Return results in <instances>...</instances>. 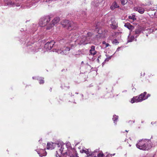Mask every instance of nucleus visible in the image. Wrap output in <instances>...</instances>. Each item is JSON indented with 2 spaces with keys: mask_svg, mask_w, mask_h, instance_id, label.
<instances>
[{
  "mask_svg": "<svg viewBox=\"0 0 157 157\" xmlns=\"http://www.w3.org/2000/svg\"><path fill=\"white\" fill-rule=\"evenodd\" d=\"M92 35V33H88L87 34V36L86 37H89L90 38V36Z\"/></svg>",
  "mask_w": 157,
  "mask_h": 157,
  "instance_id": "nucleus-33",
  "label": "nucleus"
},
{
  "mask_svg": "<svg viewBox=\"0 0 157 157\" xmlns=\"http://www.w3.org/2000/svg\"><path fill=\"white\" fill-rule=\"evenodd\" d=\"M98 151V150H96L94 152H89V151H88V154H87V157H92L94 155V153L95 152H97Z\"/></svg>",
  "mask_w": 157,
  "mask_h": 157,
  "instance_id": "nucleus-22",
  "label": "nucleus"
},
{
  "mask_svg": "<svg viewBox=\"0 0 157 157\" xmlns=\"http://www.w3.org/2000/svg\"><path fill=\"white\" fill-rule=\"evenodd\" d=\"M150 96H151V95L149 94H147L146 96L145 95V100L147 99L149 97H150Z\"/></svg>",
  "mask_w": 157,
  "mask_h": 157,
  "instance_id": "nucleus-35",
  "label": "nucleus"
},
{
  "mask_svg": "<svg viewBox=\"0 0 157 157\" xmlns=\"http://www.w3.org/2000/svg\"><path fill=\"white\" fill-rule=\"evenodd\" d=\"M33 25H35L34 26H35L36 25H35L34 24H33Z\"/></svg>",
  "mask_w": 157,
  "mask_h": 157,
  "instance_id": "nucleus-62",
  "label": "nucleus"
},
{
  "mask_svg": "<svg viewBox=\"0 0 157 157\" xmlns=\"http://www.w3.org/2000/svg\"><path fill=\"white\" fill-rule=\"evenodd\" d=\"M144 75H145V73H144Z\"/></svg>",
  "mask_w": 157,
  "mask_h": 157,
  "instance_id": "nucleus-60",
  "label": "nucleus"
},
{
  "mask_svg": "<svg viewBox=\"0 0 157 157\" xmlns=\"http://www.w3.org/2000/svg\"><path fill=\"white\" fill-rule=\"evenodd\" d=\"M112 56H109V57H108V58H106L105 59V60L104 62L102 63V64H104V63H105V62H106V61H109V60L111 59V57H112Z\"/></svg>",
  "mask_w": 157,
  "mask_h": 157,
  "instance_id": "nucleus-32",
  "label": "nucleus"
},
{
  "mask_svg": "<svg viewBox=\"0 0 157 157\" xmlns=\"http://www.w3.org/2000/svg\"><path fill=\"white\" fill-rule=\"evenodd\" d=\"M111 24H110L111 28L113 29H116L117 27V23L114 19H111Z\"/></svg>",
  "mask_w": 157,
  "mask_h": 157,
  "instance_id": "nucleus-13",
  "label": "nucleus"
},
{
  "mask_svg": "<svg viewBox=\"0 0 157 157\" xmlns=\"http://www.w3.org/2000/svg\"><path fill=\"white\" fill-rule=\"evenodd\" d=\"M90 38L89 37H86V36H84L82 37H80L75 40V42L76 44L77 43L79 45H85L90 42Z\"/></svg>",
  "mask_w": 157,
  "mask_h": 157,
  "instance_id": "nucleus-6",
  "label": "nucleus"
},
{
  "mask_svg": "<svg viewBox=\"0 0 157 157\" xmlns=\"http://www.w3.org/2000/svg\"><path fill=\"white\" fill-rule=\"evenodd\" d=\"M22 29V30H21V31H23V29ZM23 31H24V30H23Z\"/></svg>",
  "mask_w": 157,
  "mask_h": 157,
  "instance_id": "nucleus-52",
  "label": "nucleus"
},
{
  "mask_svg": "<svg viewBox=\"0 0 157 157\" xmlns=\"http://www.w3.org/2000/svg\"><path fill=\"white\" fill-rule=\"evenodd\" d=\"M50 90H51H51H52V88H50Z\"/></svg>",
  "mask_w": 157,
  "mask_h": 157,
  "instance_id": "nucleus-53",
  "label": "nucleus"
},
{
  "mask_svg": "<svg viewBox=\"0 0 157 157\" xmlns=\"http://www.w3.org/2000/svg\"><path fill=\"white\" fill-rule=\"evenodd\" d=\"M144 6H145L146 5H143Z\"/></svg>",
  "mask_w": 157,
  "mask_h": 157,
  "instance_id": "nucleus-58",
  "label": "nucleus"
},
{
  "mask_svg": "<svg viewBox=\"0 0 157 157\" xmlns=\"http://www.w3.org/2000/svg\"><path fill=\"white\" fill-rule=\"evenodd\" d=\"M78 35V33L75 31L73 33L70 34L68 36H65L59 40V42L60 44H62L63 43H65V46L63 48L60 49H53V51L62 55H66L68 54L70 50L72 49V47H74L73 44H71V42L74 40V39L77 38Z\"/></svg>",
  "mask_w": 157,
  "mask_h": 157,
  "instance_id": "nucleus-1",
  "label": "nucleus"
},
{
  "mask_svg": "<svg viewBox=\"0 0 157 157\" xmlns=\"http://www.w3.org/2000/svg\"><path fill=\"white\" fill-rule=\"evenodd\" d=\"M155 123L156 122H152L151 123V124L152 125H153L154 124H155Z\"/></svg>",
  "mask_w": 157,
  "mask_h": 157,
  "instance_id": "nucleus-44",
  "label": "nucleus"
},
{
  "mask_svg": "<svg viewBox=\"0 0 157 157\" xmlns=\"http://www.w3.org/2000/svg\"><path fill=\"white\" fill-rule=\"evenodd\" d=\"M132 90H133L134 92H135V90H136V89L135 88H133L132 89Z\"/></svg>",
  "mask_w": 157,
  "mask_h": 157,
  "instance_id": "nucleus-43",
  "label": "nucleus"
},
{
  "mask_svg": "<svg viewBox=\"0 0 157 157\" xmlns=\"http://www.w3.org/2000/svg\"><path fill=\"white\" fill-rule=\"evenodd\" d=\"M128 18L129 19H132L133 21H134L136 19V18H135V15H134L132 16H129Z\"/></svg>",
  "mask_w": 157,
  "mask_h": 157,
  "instance_id": "nucleus-27",
  "label": "nucleus"
},
{
  "mask_svg": "<svg viewBox=\"0 0 157 157\" xmlns=\"http://www.w3.org/2000/svg\"><path fill=\"white\" fill-rule=\"evenodd\" d=\"M50 16H46L41 18L39 21V25L41 27H44L46 26V28L48 27V25L50 23Z\"/></svg>",
  "mask_w": 157,
  "mask_h": 157,
  "instance_id": "nucleus-4",
  "label": "nucleus"
},
{
  "mask_svg": "<svg viewBox=\"0 0 157 157\" xmlns=\"http://www.w3.org/2000/svg\"><path fill=\"white\" fill-rule=\"evenodd\" d=\"M73 157V155H70V157Z\"/></svg>",
  "mask_w": 157,
  "mask_h": 157,
  "instance_id": "nucleus-49",
  "label": "nucleus"
},
{
  "mask_svg": "<svg viewBox=\"0 0 157 157\" xmlns=\"http://www.w3.org/2000/svg\"><path fill=\"white\" fill-rule=\"evenodd\" d=\"M52 1V0H48V2H50L51 1Z\"/></svg>",
  "mask_w": 157,
  "mask_h": 157,
  "instance_id": "nucleus-47",
  "label": "nucleus"
},
{
  "mask_svg": "<svg viewBox=\"0 0 157 157\" xmlns=\"http://www.w3.org/2000/svg\"><path fill=\"white\" fill-rule=\"evenodd\" d=\"M119 5L115 2L113 3L111 6L110 7V9L112 10H113L116 8L119 7Z\"/></svg>",
  "mask_w": 157,
  "mask_h": 157,
  "instance_id": "nucleus-20",
  "label": "nucleus"
},
{
  "mask_svg": "<svg viewBox=\"0 0 157 157\" xmlns=\"http://www.w3.org/2000/svg\"><path fill=\"white\" fill-rule=\"evenodd\" d=\"M60 20L59 18V17H56L54 18L52 22L48 25L46 29L47 30L50 29L54 25L58 23Z\"/></svg>",
  "mask_w": 157,
  "mask_h": 157,
  "instance_id": "nucleus-11",
  "label": "nucleus"
},
{
  "mask_svg": "<svg viewBox=\"0 0 157 157\" xmlns=\"http://www.w3.org/2000/svg\"><path fill=\"white\" fill-rule=\"evenodd\" d=\"M103 156V154L101 153H99L97 155L98 157H102Z\"/></svg>",
  "mask_w": 157,
  "mask_h": 157,
  "instance_id": "nucleus-34",
  "label": "nucleus"
},
{
  "mask_svg": "<svg viewBox=\"0 0 157 157\" xmlns=\"http://www.w3.org/2000/svg\"><path fill=\"white\" fill-rule=\"evenodd\" d=\"M146 94L147 92H144L143 93L140 94L138 96L133 97L132 98L131 102L132 103L134 102H139L145 100V95Z\"/></svg>",
  "mask_w": 157,
  "mask_h": 157,
  "instance_id": "nucleus-5",
  "label": "nucleus"
},
{
  "mask_svg": "<svg viewBox=\"0 0 157 157\" xmlns=\"http://www.w3.org/2000/svg\"><path fill=\"white\" fill-rule=\"evenodd\" d=\"M56 156L57 157H58V156H57V155H56Z\"/></svg>",
  "mask_w": 157,
  "mask_h": 157,
  "instance_id": "nucleus-61",
  "label": "nucleus"
},
{
  "mask_svg": "<svg viewBox=\"0 0 157 157\" xmlns=\"http://www.w3.org/2000/svg\"><path fill=\"white\" fill-rule=\"evenodd\" d=\"M65 70V69H63L62 70V71H64Z\"/></svg>",
  "mask_w": 157,
  "mask_h": 157,
  "instance_id": "nucleus-51",
  "label": "nucleus"
},
{
  "mask_svg": "<svg viewBox=\"0 0 157 157\" xmlns=\"http://www.w3.org/2000/svg\"><path fill=\"white\" fill-rule=\"evenodd\" d=\"M124 26L130 30H132L134 28V26L129 23H127L125 24Z\"/></svg>",
  "mask_w": 157,
  "mask_h": 157,
  "instance_id": "nucleus-19",
  "label": "nucleus"
},
{
  "mask_svg": "<svg viewBox=\"0 0 157 157\" xmlns=\"http://www.w3.org/2000/svg\"><path fill=\"white\" fill-rule=\"evenodd\" d=\"M56 152L57 153V151H56Z\"/></svg>",
  "mask_w": 157,
  "mask_h": 157,
  "instance_id": "nucleus-64",
  "label": "nucleus"
},
{
  "mask_svg": "<svg viewBox=\"0 0 157 157\" xmlns=\"http://www.w3.org/2000/svg\"><path fill=\"white\" fill-rule=\"evenodd\" d=\"M86 14V12L85 11H83L82 12V15L84 16V15Z\"/></svg>",
  "mask_w": 157,
  "mask_h": 157,
  "instance_id": "nucleus-38",
  "label": "nucleus"
},
{
  "mask_svg": "<svg viewBox=\"0 0 157 157\" xmlns=\"http://www.w3.org/2000/svg\"><path fill=\"white\" fill-rule=\"evenodd\" d=\"M94 157H96V156H94Z\"/></svg>",
  "mask_w": 157,
  "mask_h": 157,
  "instance_id": "nucleus-63",
  "label": "nucleus"
},
{
  "mask_svg": "<svg viewBox=\"0 0 157 157\" xmlns=\"http://www.w3.org/2000/svg\"><path fill=\"white\" fill-rule=\"evenodd\" d=\"M125 131H126V132H128V131L127 130H125Z\"/></svg>",
  "mask_w": 157,
  "mask_h": 157,
  "instance_id": "nucleus-55",
  "label": "nucleus"
},
{
  "mask_svg": "<svg viewBox=\"0 0 157 157\" xmlns=\"http://www.w3.org/2000/svg\"><path fill=\"white\" fill-rule=\"evenodd\" d=\"M55 146H56L58 147L59 151L60 153H62L63 150L64 144L63 142L61 141H57L55 143Z\"/></svg>",
  "mask_w": 157,
  "mask_h": 157,
  "instance_id": "nucleus-10",
  "label": "nucleus"
},
{
  "mask_svg": "<svg viewBox=\"0 0 157 157\" xmlns=\"http://www.w3.org/2000/svg\"><path fill=\"white\" fill-rule=\"evenodd\" d=\"M80 151L82 153H85L87 155L88 154L89 150L88 149H82L80 150Z\"/></svg>",
  "mask_w": 157,
  "mask_h": 157,
  "instance_id": "nucleus-26",
  "label": "nucleus"
},
{
  "mask_svg": "<svg viewBox=\"0 0 157 157\" xmlns=\"http://www.w3.org/2000/svg\"><path fill=\"white\" fill-rule=\"evenodd\" d=\"M121 48V47H118L117 49V50L116 51V52H117V51H119V49Z\"/></svg>",
  "mask_w": 157,
  "mask_h": 157,
  "instance_id": "nucleus-41",
  "label": "nucleus"
},
{
  "mask_svg": "<svg viewBox=\"0 0 157 157\" xmlns=\"http://www.w3.org/2000/svg\"><path fill=\"white\" fill-rule=\"evenodd\" d=\"M82 97H83V94H82Z\"/></svg>",
  "mask_w": 157,
  "mask_h": 157,
  "instance_id": "nucleus-56",
  "label": "nucleus"
},
{
  "mask_svg": "<svg viewBox=\"0 0 157 157\" xmlns=\"http://www.w3.org/2000/svg\"><path fill=\"white\" fill-rule=\"evenodd\" d=\"M118 116L116 115H114L113 117V121L114 123L116 124L117 120L118 119Z\"/></svg>",
  "mask_w": 157,
  "mask_h": 157,
  "instance_id": "nucleus-24",
  "label": "nucleus"
},
{
  "mask_svg": "<svg viewBox=\"0 0 157 157\" xmlns=\"http://www.w3.org/2000/svg\"><path fill=\"white\" fill-rule=\"evenodd\" d=\"M146 36H148V35H147H147H146Z\"/></svg>",
  "mask_w": 157,
  "mask_h": 157,
  "instance_id": "nucleus-57",
  "label": "nucleus"
},
{
  "mask_svg": "<svg viewBox=\"0 0 157 157\" xmlns=\"http://www.w3.org/2000/svg\"><path fill=\"white\" fill-rule=\"evenodd\" d=\"M55 42L52 40L50 42H48L46 43L44 46V48L47 50H50L53 47H55Z\"/></svg>",
  "mask_w": 157,
  "mask_h": 157,
  "instance_id": "nucleus-9",
  "label": "nucleus"
},
{
  "mask_svg": "<svg viewBox=\"0 0 157 157\" xmlns=\"http://www.w3.org/2000/svg\"><path fill=\"white\" fill-rule=\"evenodd\" d=\"M4 2L6 3V2H7L8 1V0H3Z\"/></svg>",
  "mask_w": 157,
  "mask_h": 157,
  "instance_id": "nucleus-46",
  "label": "nucleus"
},
{
  "mask_svg": "<svg viewBox=\"0 0 157 157\" xmlns=\"http://www.w3.org/2000/svg\"><path fill=\"white\" fill-rule=\"evenodd\" d=\"M78 52H79V54H79V55H80V53L81 54H82V53L81 52V50H78Z\"/></svg>",
  "mask_w": 157,
  "mask_h": 157,
  "instance_id": "nucleus-42",
  "label": "nucleus"
},
{
  "mask_svg": "<svg viewBox=\"0 0 157 157\" xmlns=\"http://www.w3.org/2000/svg\"><path fill=\"white\" fill-rule=\"evenodd\" d=\"M99 23H97V24L95 27V31H97L99 35L98 36L100 38H103L105 37V34H107V31L106 30H104V31L101 29H100L98 25L99 24ZM97 36H98V35Z\"/></svg>",
  "mask_w": 157,
  "mask_h": 157,
  "instance_id": "nucleus-8",
  "label": "nucleus"
},
{
  "mask_svg": "<svg viewBox=\"0 0 157 157\" xmlns=\"http://www.w3.org/2000/svg\"><path fill=\"white\" fill-rule=\"evenodd\" d=\"M90 48V53L91 55L94 56L97 53V51L95 50V46L94 45L92 46Z\"/></svg>",
  "mask_w": 157,
  "mask_h": 157,
  "instance_id": "nucleus-15",
  "label": "nucleus"
},
{
  "mask_svg": "<svg viewBox=\"0 0 157 157\" xmlns=\"http://www.w3.org/2000/svg\"><path fill=\"white\" fill-rule=\"evenodd\" d=\"M84 63V62L83 61H82L81 62V64H83Z\"/></svg>",
  "mask_w": 157,
  "mask_h": 157,
  "instance_id": "nucleus-50",
  "label": "nucleus"
},
{
  "mask_svg": "<svg viewBox=\"0 0 157 157\" xmlns=\"http://www.w3.org/2000/svg\"><path fill=\"white\" fill-rule=\"evenodd\" d=\"M121 3L123 6L125 5L127 2V0H121Z\"/></svg>",
  "mask_w": 157,
  "mask_h": 157,
  "instance_id": "nucleus-29",
  "label": "nucleus"
},
{
  "mask_svg": "<svg viewBox=\"0 0 157 157\" xmlns=\"http://www.w3.org/2000/svg\"><path fill=\"white\" fill-rule=\"evenodd\" d=\"M33 79H34V77H33Z\"/></svg>",
  "mask_w": 157,
  "mask_h": 157,
  "instance_id": "nucleus-59",
  "label": "nucleus"
},
{
  "mask_svg": "<svg viewBox=\"0 0 157 157\" xmlns=\"http://www.w3.org/2000/svg\"><path fill=\"white\" fill-rule=\"evenodd\" d=\"M36 29H35L33 31V32H32V33H33L34 32V31H36Z\"/></svg>",
  "mask_w": 157,
  "mask_h": 157,
  "instance_id": "nucleus-48",
  "label": "nucleus"
},
{
  "mask_svg": "<svg viewBox=\"0 0 157 157\" xmlns=\"http://www.w3.org/2000/svg\"><path fill=\"white\" fill-rule=\"evenodd\" d=\"M101 56H98V58L97 59V61H98V62H99V59L100 58Z\"/></svg>",
  "mask_w": 157,
  "mask_h": 157,
  "instance_id": "nucleus-39",
  "label": "nucleus"
},
{
  "mask_svg": "<svg viewBox=\"0 0 157 157\" xmlns=\"http://www.w3.org/2000/svg\"><path fill=\"white\" fill-rule=\"evenodd\" d=\"M141 30L140 29L138 28L136 29L135 31V34L136 35V37L138 36L141 33Z\"/></svg>",
  "mask_w": 157,
  "mask_h": 157,
  "instance_id": "nucleus-23",
  "label": "nucleus"
},
{
  "mask_svg": "<svg viewBox=\"0 0 157 157\" xmlns=\"http://www.w3.org/2000/svg\"><path fill=\"white\" fill-rule=\"evenodd\" d=\"M63 27H67L69 30H75L77 28V24L68 20H63L61 23Z\"/></svg>",
  "mask_w": 157,
  "mask_h": 157,
  "instance_id": "nucleus-3",
  "label": "nucleus"
},
{
  "mask_svg": "<svg viewBox=\"0 0 157 157\" xmlns=\"http://www.w3.org/2000/svg\"><path fill=\"white\" fill-rule=\"evenodd\" d=\"M129 123H131L132 124L134 123V121H130Z\"/></svg>",
  "mask_w": 157,
  "mask_h": 157,
  "instance_id": "nucleus-40",
  "label": "nucleus"
},
{
  "mask_svg": "<svg viewBox=\"0 0 157 157\" xmlns=\"http://www.w3.org/2000/svg\"><path fill=\"white\" fill-rule=\"evenodd\" d=\"M103 1V0H96L95 2H92L91 5L94 7H97L99 5V3Z\"/></svg>",
  "mask_w": 157,
  "mask_h": 157,
  "instance_id": "nucleus-18",
  "label": "nucleus"
},
{
  "mask_svg": "<svg viewBox=\"0 0 157 157\" xmlns=\"http://www.w3.org/2000/svg\"><path fill=\"white\" fill-rule=\"evenodd\" d=\"M86 65H87L89 66L90 67H91V66H90V65L88 64V63H86Z\"/></svg>",
  "mask_w": 157,
  "mask_h": 157,
  "instance_id": "nucleus-45",
  "label": "nucleus"
},
{
  "mask_svg": "<svg viewBox=\"0 0 157 157\" xmlns=\"http://www.w3.org/2000/svg\"><path fill=\"white\" fill-rule=\"evenodd\" d=\"M102 44H105V48H106L110 46V45L109 44L106 43V42L105 41H103L102 42Z\"/></svg>",
  "mask_w": 157,
  "mask_h": 157,
  "instance_id": "nucleus-31",
  "label": "nucleus"
},
{
  "mask_svg": "<svg viewBox=\"0 0 157 157\" xmlns=\"http://www.w3.org/2000/svg\"><path fill=\"white\" fill-rule=\"evenodd\" d=\"M134 9L141 14L144 13L145 11L144 8L141 7H135Z\"/></svg>",
  "mask_w": 157,
  "mask_h": 157,
  "instance_id": "nucleus-16",
  "label": "nucleus"
},
{
  "mask_svg": "<svg viewBox=\"0 0 157 157\" xmlns=\"http://www.w3.org/2000/svg\"><path fill=\"white\" fill-rule=\"evenodd\" d=\"M112 43L113 44H115L116 45H117V44H118L119 43L118 41L116 39H114L112 41Z\"/></svg>",
  "mask_w": 157,
  "mask_h": 157,
  "instance_id": "nucleus-30",
  "label": "nucleus"
},
{
  "mask_svg": "<svg viewBox=\"0 0 157 157\" xmlns=\"http://www.w3.org/2000/svg\"><path fill=\"white\" fill-rule=\"evenodd\" d=\"M156 30H157V28L155 26L154 28L151 27V28L148 29V33L150 34L153 32L154 30L155 31Z\"/></svg>",
  "mask_w": 157,
  "mask_h": 157,
  "instance_id": "nucleus-21",
  "label": "nucleus"
},
{
  "mask_svg": "<svg viewBox=\"0 0 157 157\" xmlns=\"http://www.w3.org/2000/svg\"><path fill=\"white\" fill-rule=\"evenodd\" d=\"M55 143H48L47 144V149H53L55 147Z\"/></svg>",
  "mask_w": 157,
  "mask_h": 157,
  "instance_id": "nucleus-17",
  "label": "nucleus"
},
{
  "mask_svg": "<svg viewBox=\"0 0 157 157\" xmlns=\"http://www.w3.org/2000/svg\"><path fill=\"white\" fill-rule=\"evenodd\" d=\"M44 78H40L39 79L40 84H43L44 83Z\"/></svg>",
  "mask_w": 157,
  "mask_h": 157,
  "instance_id": "nucleus-28",
  "label": "nucleus"
},
{
  "mask_svg": "<svg viewBox=\"0 0 157 157\" xmlns=\"http://www.w3.org/2000/svg\"><path fill=\"white\" fill-rule=\"evenodd\" d=\"M134 39V36H128V42H132Z\"/></svg>",
  "mask_w": 157,
  "mask_h": 157,
  "instance_id": "nucleus-25",
  "label": "nucleus"
},
{
  "mask_svg": "<svg viewBox=\"0 0 157 157\" xmlns=\"http://www.w3.org/2000/svg\"><path fill=\"white\" fill-rule=\"evenodd\" d=\"M73 157H78V156L77 155V154L76 153H75L74 155H73Z\"/></svg>",
  "mask_w": 157,
  "mask_h": 157,
  "instance_id": "nucleus-37",
  "label": "nucleus"
},
{
  "mask_svg": "<svg viewBox=\"0 0 157 157\" xmlns=\"http://www.w3.org/2000/svg\"><path fill=\"white\" fill-rule=\"evenodd\" d=\"M38 154L40 157L45 156L47 155V153L44 149H41L39 151H37Z\"/></svg>",
  "mask_w": 157,
  "mask_h": 157,
  "instance_id": "nucleus-14",
  "label": "nucleus"
},
{
  "mask_svg": "<svg viewBox=\"0 0 157 157\" xmlns=\"http://www.w3.org/2000/svg\"><path fill=\"white\" fill-rule=\"evenodd\" d=\"M30 44V42H28L26 45L27 46H30L31 45ZM31 44H32L33 45L32 46V47H29V48L32 51L36 52L38 51L39 49L40 48V44L39 43H36L34 44H33V43H32L31 42Z\"/></svg>",
  "mask_w": 157,
  "mask_h": 157,
  "instance_id": "nucleus-7",
  "label": "nucleus"
},
{
  "mask_svg": "<svg viewBox=\"0 0 157 157\" xmlns=\"http://www.w3.org/2000/svg\"><path fill=\"white\" fill-rule=\"evenodd\" d=\"M71 145V144L69 142L67 143L66 144V146L67 147H70Z\"/></svg>",
  "mask_w": 157,
  "mask_h": 157,
  "instance_id": "nucleus-36",
  "label": "nucleus"
},
{
  "mask_svg": "<svg viewBox=\"0 0 157 157\" xmlns=\"http://www.w3.org/2000/svg\"><path fill=\"white\" fill-rule=\"evenodd\" d=\"M6 4L7 6L14 7V6H19L20 5V3L19 2V1H16L15 2H12L11 0H8V1L6 2Z\"/></svg>",
  "mask_w": 157,
  "mask_h": 157,
  "instance_id": "nucleus-12",
  "label": "nucleus"
},
{
  "mask_svg": "<svg viewBox=\"0 0 157 157\" xmlns=\"http://www.w3.org/2000/svg\"><path fill=\"white\" fill-rule=\"evenodd\" d=\"M75 93H76V94H78V93H76V92Z\"/></svg>",
  "mask_w": 157,
  "mask_h": 157,
  "instance_id": "nucleus-54",
  "label": "nucleus"
},
{
  "mask_svg": "<svg viewBox=\"0 0 157 157\" xmlns=\"http://www.w3.org/2000/svg\"><path fill=\"white\" fill-rule=\"evenodd\" d=\"M152 144L150 139H142L139 140L136 144L137 147L140 150L146 151L150 149Z\"/></svg>",
  "mask_w": 157,
  "mask_h": 157,
  "instance_id": "nucleus-2",
  "label": "nucleus"
}]
</instances>
